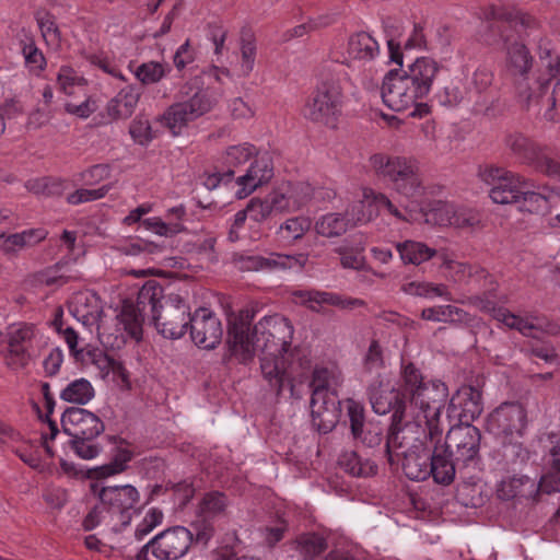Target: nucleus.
<instances>
[{"mask_svg":"<svg viewBox=\"0 0 560 560\" xmlns=\"http://www.w3.org/2000/svg\"><path fill=\"white\" fill-rule=\"evenodd\" d=\"M293 302L304 305L314 312L324 311L328 305L348 308L361 304L359 300H347L331 292L319 291H295L293 293Z\"/></svg>","mask_w":560,"mask_h":560,"instance_id":"cd10ccee","label":"nucleus"},{"mask_svg":"<svg viewBox=\"0 0 560 560\" xmlns=\"http://www.w3.org/2000/svg\"><path fill=\"white\" fill-rule=\"evenodd\" d=\"M396 248L405 264L420 265L434 255V249L416 241L397 243Z\"/></svg>","mask_w":560,"mask_h":560,"instance_id":"c9c22d12","label":"nucleus"},{"mask_svg":"<svg viewBox=\"0 0 560 560\" xmlns=\"http://www.w3.org/2000/svg\"><path fill=\"white\" fill-rule=\"evenodd\" d=\"M161 288L153 282L145 283L139 291L138 304L151 306L152 319L158 331L165 338L179 339L190 327L192 315L184 296L178 293L168 294L159 305Z\"/></svg>","mask_w":560,"mask_h":560,"instance_id":"39448f33","label":"nucleus"},{"mask_svg":"<svg viewBox=\"0 0 560 560\" xmlns=\"http://www.w3.org/2000/svg\"><path fill=\"white\" fill-rule=\"evenodd\" d=\"M478 177L492 186L489 196L493 202L509 205L521 201L524 182L518 175L495 165H483L478 170Z\"/></svg>","mask_w":560,"mask_h":560,"instance_id":"4468645a","label":"nucleus"},{"mask_svg":"<svg viewBox=\"0 0 560 560\" xmlns=\"http://www.w3.org/2000/svg\"><path fill=\"white\" fill-rule=\"evenodd\" d=\"M47 236V231L37 228L25 230L21 233L10 234L2 241V246L7 250H19L24 247L36 245L37 243L45 240Z\"/></svg>","mask_w":560,"mask_h":560,"instance_id":"4c0bfd02","label":"nucleus"},{"mask_svg":"<svg viewBox=\"0 0 560 560\" xmlns=\"http://www.w3.org/2000/svg\"><path fill=\"white\" fill-rule=\"evenodd\" d=\"M229 110L231 115L237 119H247L254 116V109L242 97L231 100Z\"/></svg>","mask_w":560,"mask_h":560,"instance_id":"0e129e2a","label":"nucleus"},{"mask_svg":"<svg viewBox=\"0 0 560 560\" xmlns=\"http://www.w3.org/2000/svg\"><path fill=\"white\" fill-rule=\"evenodd\" d=\"M37 23L46 44L51 49H58L61 44V34L54 18L46 12L38 13Z\"/></svg>","mask_w":560,"mask_h":560,"instance_id":"37998d69","label":"nucleus"},{"mask_svg":"<svg viewBox=\"0 0 560 560\" xmlns=\"http://www.w3.org/2000/svg\"><path fill=\"white\" fill-rule=\"evenodd\" d=\"M517 203L522 211L532 213L542 212L548 209V198L540 192L527 190L525 183L521 190V201Z\"/></svg>","mask_w":560,"mask_h":560,"instance_id":"a18cd8bd","label":"nucleus"},{"mask_svg":"<svg viewBox=\"0 0 560 560\" xmlns=\"http://www.w3.org/2000/svg\"><path fill=\"white\" fill-rule=\"evenodd\" d=\"M348 416L350 419V427L353 438H361L364 429V410L363 406L353 400L348 399L346 402Z\"/></svg>","mask_w":560,"mask_h":560,"instance_id":"864d4df0","label":"nucleus"},{"mask_svg":"<svg viewBox=\"0 0 560 560\" xmlns=\"http://www.w3.org/2000/svg\"><path fill=\"white\" fill-rule=\"evenodd\" d=\"M170 71L166 63L148 61L132 70L135 77L143 84H153L161 81Z\"/></svg>","mask_w":560,"mask_h":560,"instance_id":"79ce46f5","label":"nucleus"},{"mask_svg":"<svg viewBox=\"0 0 560 560\" xmlns=\"http://www.w3.org/2000/svg\"><path fill=\"white\" fill-rule=\"evenodd\" d=\"M363 365L369 372H376L383 366L382 350L376 341L371 342L363 358Z\"/></svg>","mask_w":560,"mask_h":560,"instance_id":"bf43d9fd","label":"nucleus"},{"mask_svg":"<svg viewBox=\"0 0 560 560\" xmlns=\"http://www.w3.org/2000/svg\"><path fill=\"white\" fill-rule=\"evenodd\" d=\"M341 88L337 82L322 80L305 103L302 115L312 121L334 125L340 113Z\"/></svg>","mask_w":560,"mask_h":560,"instance_id":"ddd939ff","label":"nucleus"},{"mask_svg":"<svg viewBox=\"0 0 560 560\" xmlns=\"http://www.w3.org/2000/svg\"><path fill=\"white\" fill-rule=\"evenodd\" d=\"M65 434L69 438H97L104 431V423L93 412L83 408H69L61 418Z\"/></svg>","mask_w":560,"mask_h":560,"instance_id":"5701e85b","label":"nucleus"},{"mask_svg":"<svg viewBox=\"0 0 560 560\" xmlns=\"http://www.w3.org/2000/svg\"><path fill=\"white\" fill-rule=\"evenodd\" d=\"M351 228L347 218L340 213H328L320 217L315 223L316 232L325 237H334L345 233Z\"/></svg>","mask_w":560,"mask_h":560,"instance_id":"a19ab883","label":"nucleus"},{"mask_svg":"<svg viewBox=\"0 0 560 560\" xmlns=\"http://www.w3.org/2000/svg\"><path fill=\"white\" fill-rule=\"evenodd\" d=\"M273 176V168L270 159L267 155H257L249 164L245 174L238 176L235 180L237 189L235 197L244 199L252 195L256 189L266 185Z\"/></svg>","mask_w":560,"mask_h":560,"instance_id":"b1692460","label":"nucleus"},{"mask_svg":"<svg viewBox=\"0 0 560 560\" xmlns=\"http://www.w3.org/2000/svg\"><path fill=\"white\" fill-rule=\"evenodd\" d=\"M341 384L338 371L317 368L312 380L311 411L313 423L319 432L327 433L335 428L340 417V401L337 388Z\"/></svg>","mask_w":560,"mask_h":560,"instance_id":"423d86ee","label":"nucleus"},{"mask_svg":"<svg viewBox=\"0 0 560 560\" xmlns=\"http://www.w3.org/2000/svg\"><path fill=\"white\" fill-rule=\"evenodd\" d=\"M312 222L307 217H293L287 219L277 230L278 237L285 243H293L302 238L310 230Z\"/></svg>","mask_w":560,"mask_h":560,"instance_id":"58836bf2","label":"nucleus"},{"mask_svg":"<svg viewBox=\"0 0 560 560\" xmlns=\"http://www.w3.org/2000/svg\"><path fill=\"white\" fill-rule=\"evenodd\" d=\"M527 425L526 410L520 402H503L491 411L486 421L487 431L501 443L521 438Z\"/></svg>","mask_w":560,"mask_h":560,"instance_id":"9b49d317","label":"nucleus"},{"mask_svg":"<svg viewBox=\"0 0 560 560\" xmlns=\"http://www.w3.org/2000/svg\"><path fill=\"white\" fill-rule=\"evenodd\" d=\"M347 470L353 476H371L376 472V466L370 460L361 462L353 453L350 455V464Z\"/></svg>","mask_w":560,"mask_h":560,"instance_id":"052dcab7","label":"nucleus"},{"mask_svg":"<svg viewBox=\"0 0 560 560\" xmlns=\"http://www.w3.org/2000/svg\"><path fill=\"white\" fill-rule=\"evenodd\" d=\"M168 214L175 215L178 221L164 222L162 219L154 217L143 220L141 225L144 228V230L150 231L159 236L167 237L179 233L184 228L180 219L185 214V209L182 206L174 207L168 211Z\"/></svg>","mask_w":560,"mask_h":560,"instance_id":"72a5a7b5","label":"nucleus"},{"mask_svg":"<svg viewBox=\"0 0 560 560\" xmlns=\"http://www.w3.org/2000/svg\"><path fill=\"white\" fill-rule=\"evenodd\" d=\"M401 452L398 455L404 456L402 469L410 480H424L430 476L429 453L419 441V436L415 439V443L407 447L400 442Z\"/></svg>","mask_w":560,"mask_h":560,"instance_id":"393cba45","label":"nucleus"},{"mask_svg":"<svg viewBox=\"0 0 560 560\" xmlns=\"http://www.w3.org/2000/svg\"><path fill=\"white\" fill-rule=\"evenodd\" d=\"M110 176L108 164H96L80 173V180L86 186L96 185Z\"/></svg>","mask_w":560,"mask_h":560,"instance_id":"5fc2aeb1","label":"nucleus"},{"mask_svg":"<svg viewBox=\"0 0 560 560\" xmlns=\"http://www.w3.org/2000/svg\"><path fill=\"white\" fill-rule=\"evenodd\" d=\"M100 364L102 369L106 371V374L113 373L121 380V383H128V374L119 362L109 359L107 355H102Z\"/></svg>","mask_w":560,"mask_h":560,"instance_id":"774afa93","label":"nucleus"},{"mask_svg":"<svg viewBox=\"0 0 560 560\" xmlns=\"http://www.w3.org/2000/svg\"><path fill=\"white\" fill-rule=\"evenodd\" d=\"M469 303L477 310L490 314L506 327L518 330L524 336L536 337L540 331V324L536 317H521L504 307L495 306V301L492 296H487L486 299L474 296L469 299Z\"/></svg>","mask_w":560,"mask_h":560,"instance_id":"f3484780","label":"nucleus"},{"mask_svg":"<svg viewBox=\"0 0 560 560\" xmlns=\"http://www.w3.org/2000/svg\"><path fill=\"white\" fill-rule=\"evenodd\" d=\"M225 505L226 499L219 492L208 493L202 500V510L208 513H219L224 510Z\"/></svg>","mask_w":560,"mask_h":560,"instance_id":"69168bd1","label":"nucleus"},{"mask_svg":"<svg viewBox=\"0 0 560 560\" xmlns=\"http://www.w3.org/2000/svg\"><path fill=\"white\" fill-rule=\"evenodd\" d=\"M60 433L56 423L48 422V432L42 433V445L49 457L57 455L55 441L59 438Z\"/></svg>","mask_w":560,"mask_h":560,"instance_id":"e2e57ef3","label":"nucleus"},{"mask_svg":"<svg viewBox=\"0 0 560 560\" xmlns=\"http://www.w3.org/2000/svg\"><path fill=\"white\" fill-rule=\"evenodd\" d=\"M84 100L77 104L73 101H68L65 104L67 113L74 115L79 118H88L90 117L97 108L96 101L93 96L83 95Z\"/></svg>","mask_w":560,"mask_h":560,"instance_id":"6e6d98bb","label":"nucleus"},{"mask_svg":"<svg viewBox=\"0 0 560 560\" xmlns=\"http://www.w3.org/2000/svg\"><path fill=\"white\" fill-rule=\"evenodd\" d=\"M94 397V388L85 378L74 380L61 392L60 398L71 404L84 405Z\"/></svg>","mask_w":560,"mask_h":560,"instance_id":"ea45409f","label":"nucleus"},{"mask_svg":"<svg viewBox=\"0 0 560 560\" xmlns=\"http://www.w3.org/2000/svg\"><path fill=\"white\" fill-rule=\"evenodd\" d=\"M198 83L199 78H196L194 80V85L197 89L195 92L191 86H185L182 94L190 96V98L170 106L160 118L161 124L173 136L182 135L191 121L208 113L218 102V94L214 91L209 88L199 89Z\"/></svg>","mask_w":560,"mask_h":560,"instance_id":"1a4fd4ad","label":"nucleus"},{"mask_svg":"<svg viewBox=\"0 0 560 560\" xmlns=\"http://www.w3.org/2000/svg\"><path fill=\"white\" fill-rule=\"evenodd\" d=\"M90 492L96 497L104 509L117 515L122 526L131 521V515L140 500V493L131 485L101 486L98 482L89 485Z\"/></svg>","mask_w":560,"mask_h":560,"instance_id":"f8f14e48","label":"nucleus"},{"mask_svg":"<svg viewBox=\"0 0 560 560\" xmlns=\"http://www.w3.org/2000/svg\"><path fill=\"white\" fill-rule=\"evenodd\" d=\"M8 354L7 364L12 369H18L26 363V351L33 342L40 338L35 326L31 324H13L7 331Z\"/></svg>","mask_w":560,"mask_h":560,"instance_id":"412c9836","label":"nucleus"},{"mask_svg":"<svg viewBox=\"0 0 560 560\" xmlns=\"http://www.w3.org/2000/svg\"><path fill=\"white\" fill-rule=\"evenodd\" d=\"M305 190L301 184L283 183L264 197L252 198L246 205L249 221L261 224L272 215L298 211L307 200Z\"/></svg>","mask_w":560,"mask_h":560,"instance_id":"6e6552de","label":"nucleus"},{"mask_svg":"<svg viewBox=\"0 0 560 560\" xmlns=\"http://www.w3.org/2000/svg\"><path fill=\"white\" fill-rule=\"evenodd\" d=\"M524 485V478L512 477L504 479L498 486L497 492L498 497L503 500H510L516 497L521 487Z\"/></svg>","mask_w":560,"mask_h":560,"instance_id":"13d9d810","label":"nucleus"},{"mask_svg":"<svg viewBox=\"0 0 560 560\" xmlns=\"http://www.w3.org/2000/svg\"><path fill=\"white\" fill-rule=\"evenodd\" d=\"M70 314L88 330L97 335L106 348H119L128 338L140 340L142 336V316L140 310L131 303H124L116 315V328L107 326L101 298L91 290L74 293L69 301Z\"/></svg>","mask_w":560,"mask_h":560,"instance_id":"7ed1b4c3","label":"nucleus"},{"mask_svg":"<svg viewBox=\"0 0 560 560\" xmlns=\"http://www.w3.org/2000/svg\"><path fill=\"white\" fill-rule=\"evenodd\" d=\"M210 39L214 46L217 61L222 63V57L224 52L228 50V47L225 45L226 31L221 26L213 27L210 32Z\"/></svg>","mask_w":560,"mask_h":560,"instance_id":"680f3d73","label":"nucleus"},{"mask_svg":"<svg viewBox=\"0 0 560 560\" xmlns=\"http://www.w3.org/2000/svg\"><path fill=\"white\" fill-rule=\"evenodd\" d=\"M255 61L256 46L252 42L244 43L241 47V59L234 69V74L247 78L254 70Z\"/></svg>","mask_w":560,"mask_h":560,"instance_id":"de8ad7c7","label":"nucleus"},{"mask_svg":"<svg viewBox=\"0 0 560 560\" xmlns=\"http://www.w3.org/2000/svg\"><path fill=\"white\" fill-rule=\"evenodd\" d=\"M481 393L471 386H462L451 397L447 418L453 423L474 422L482 412Z\"/></svg>","mask_w":560,"mask_h":560,"instance_id":"a211bd4d","label":"nucleus"},{"mask_svg":"<svg viewBox=\"0 0 560 560\" xmlns=\"http://www.w3.org/2000/svg\"><path fill=\"white\" fill-rule=\"evenodd\" d=\"M129 132L135 142L140 145L149 144L155 137L149 120L141 117L131 122Z\"/></svg>","mask_w":560,"mask_h":560,"instance_id":"603ef678","label":"nucleus"},{"mask_svg":"<svg viewBox=\"0 0 560 560\" xmlns=\"http://www.w3.org/2000/svg\"><path fill=\"white\" fill-rule=\"evenodd\" d=\"M447 395L443 382H425L412 363H402L396 386L386 374H380L370 385L369 396L374 412L386 415L393 411V422L398 431L389 439L388 448L399 439L407 440V433L413 428L431 439L441 434V406Z\"/></svg>","mask_w":560,"mask_h":560,"instance_id":"f257e3e1","label":"nucleus"},{"mask_svg":"<svg viewBox=\"0 0 560 560\" xmlns=\"http://www.w3.org/2000/svg\"><path fill=\"white\" fill-rule=\"evenodd\" d=\"M467 316L465 311L453 305L427 307L421 313L423 319L438 323H466Z\"/></svg>","mask_w":560,"mask_h":560,"instance_id":"e433bc0d","label":"nucleus"},{"mask_svg":"<svg viewBox=\"0 0 560 560\" xmlns=\"http://www.w3.org/2000/svg\"><path fill=\"white\" fill-rule=\"evenodd\" d=\"M163 522V513L156 508H151L147 511L141 522L137 525L135 535L137 539H143L155 527Z\"/></svg>","mask_w":560,"mask_h":560,"instance_id":"8fccbe9b","label":"nucleus"},{"mask_svg":"<svg viewBox=\"0 0 560 560\" xmlns=\"http://www.w3.org/2000/svg\"><path fill=\"white\" fill-rule=\"evenodd\" d=\"M404 209L406 214H404L402 220L409 222L423 220L425 223L441 226H463L469 223L465 215L458 212L453 203L446 201H436L427 211H423L419 201H411L408 205H404Z\"/></svg>","mask_w":560,"mask_h":560,"instance_id":"dca6fc26","label":"nucleus"},{"mask_svg":"<svg viewBox=\"0 0 560 560\" xmlns=\"http://www.w3.org/2000/svg\"><path fill=\"white\" fill-rule=\"evenodd\" d=\"M382 207H385L397 219L402 220L404 213L383 194L371 188H362L361 195L347 209L346 218L351 228L364 224L374 219Z\"/></svg>","mask_w":560,"mask_h":560,"instance_id":"2eb2a0df","label":"nucleus"},{"mask_svg":"<svg viewBox=\"0 0 560 560\" xmlns=\"http://www.w3.org/2000/svg\"><path fill=\"white\" fill-rule=\"evenodd\" d=\"M370 163L376 174L393 184L394 189L400 196L399 203L402 208L404 205L418 201L422 189L419 165L415 159L374 154L371 156Z\"/></svg>","mask_w":560,"mask_h":560,"instance_id":"0eeeda50","label":"nucleus"},{"mask_svg":"<svg viewBox=\"0 0 560 560\" xmlns=\"http://www.w3.org/2000/svg\"><path fill=\"white\" fill-rule=\"evenodd\" d=\"M190 334L198 347L213 349L221 342L223 329L217 316L207 308H199L192 314Z\"/></svg>","mask_w":560,"mask_h":560,"instance_id":"4be33fe9","label":"nucleus"},{"mask_svg":"<svg viewBox=\"0 0 560 560\" xmlns=\"http://www.w3.org/2000/svg\"><path fill=\"white\" fill-rule=\"evenodd\" d=\"M112 185H103L98 188L90 189V188H81L70 194L67 197V200L71 205H79L82 202L94 201L104 198L108 191L112 189Z\"/></svg>","mask_w":560,"mask_h":560,"instance_id":"09e8293b","label":"nucleus"},{"mask_svg":"<svg viewBox=\"0 0 560 560\" xmlns=\"http://www.w3.org/2000/svg\"><path fill=\"white\" fill-rule=\"evenodd\" d=\"M69 444L74 454L85 460L97 457L101 453V446L96 438L80 436L70 438Z\"/></svg>","mask_w":560,"mask_h":560,"instance_id":"c03bdc74","label":"nucleus"},{"mask_svg":"<svg viewBox=\"0 0 560 560\" xmlns=\"http://www.w3.org/2000/svg\"><path fill=\"white\" fill-rule=\"evenodd\" d=\"M412 84L427 97L440 71V65L430 57L417 58L407 69H401Z\"/></svg>","mask_w":560,"mask_h":560,"instance_id":"bb28decb","label":"nucleus"},{"mask_svg":"<svg viewBox=\"0 0 560 560\" xmlns=\"http://www.w3.org/2000/svg\"><path fill=\"white\" fill-rule=\"evenodd\" d=\"M296 549L305 559H312L325 550L324 539L315 534H305L300 536L296 541Z\"/></svg>","mask_w":560,"mask_h":560,"instance_id":"49530a36","label":"nucleus"},{"mask_svg":"<svg viewBox=\"0 0 560 560\" xmlns=\"http://www.w3.org/2000/svg\"><path fill=\"white\" fill-rule=\"evenodd\" d=\"M82 478L90 480V485L92 482H98L100 480L107 479L109 477L116 476L121 472V467L119 465L113 464L112 460L107 464L94 467H85V470H81Z\"/></svg>","mask_w":560,"mask_h":560,"instance_id":"3c124183","label":"nucleus"},{"mask_svg":"<svg viewBox=\"0 0 560 560\" xmlns=\"http://www.w3.org/2000/svg\"><path fill=\"white\" fill-rule=\"evenodd\" d=\"M57 88L69 98H77L85 95L89 81L69 65L61 66L57 72Z\"/></svg>","mask_w":560,"mask_h":560,"instance_id":"c756f323","label":"nucleus"},{"mask_svg":"<svg viewBox=\"0 0 560 560\" xmlns=\"http://www.w3.org/2000/svg\"><path fill=\"white\" fill-rule=\"evenodd\" d=\"M44 499L51 508L60 509L67 503L68 493L62 488L51 487L45 491Z\"/></svg>","mask_w":560,"mask_h":560,"instance_id":"338daca9","label":"nucleus"},{"mask_svg":"<svg viewBox=\"0 0 560 560\" xmlns=\"http://www.w3.org/2000/svg\"><path fill=\"white\" fill-rule=\"evenodd\" d=\"M139 93L133 86L121 89L107 105V113L113 118H128L135 112L139 102Z\"/></svg>","mask_w":560,"mask_h":560,"instance_id":"2f4dec72","label":"nucleus"},{"mask_svg":"<svg viewBox=\"0 0 560 560\" xmlns=\"http://www.w3.org/2000/svg\"><path fill=\"white\" fill-rule=\"evenodd\" d=\"M453 454L447 450L440 451L435 448L430 465V475H432L434 481L441 485H450L455 477V466L451 460Z\"/></svg>","mask_w":560,"mask_h":560,"instance_id":"473e14b6","label":"nucleus"},{"mask_svg":"<svg viewBox=\"0 0 560 560\" xmlns=\"http://www.w3.org/2000/svg\"><path fill=\"white\" fill-rule=\"evenodd\" d=\"M441 267L445 270V277L454 282L470 283L489 277L488 273L479 266H470L465 262L454 260L445 254L441 255Z\"/></svg>","mask_w":560,"mask_h":560,"instance_id":"c85d7f7f","label":"nucleus"},{"mask_svg":"<svg viewBox=\"0 0 560 560\" xmlns=\"http://www.w3.org/2000/svg\"><path fill=\"white\" fill-rule=\"evenodd\" d=\"M23 56L31 70L39 72L44 69L46 65L44 55L33 43L24 45Z\"/></svg>","mask_w":560,"mask_h":560,"instance_id":"4d7b16f0","label":"nucleus"},{"mask_svg":"<svg viewBox=\"0 0 560 560\" xmlns=\"http://www.w3.org/2000/svg\"><path fill=\"white\" fill-rule=\"evenodd\" d=\"M377 40L366 32H357L349 36L343 54L342 62L353 69L369 67L380 56Z\"/></svg>","mask_w":560,"mask_h":560,"instance_id":"aec40b11","label":"nucleus"},{"mask_svg":"<svg viewBox=\"0 0 560 560\" xmlns=\"http://www.w3.org/2000/svg\"><path fill=\"white\" fill-rule=\"evenodd\" d=\"M256 148L248 143H238L228 147L221 154L219 162L223 170L226 171L228 176L234 175V168L245 164L252 158H256Z\"/></svg>","mask_w":560,"mask_h":560,"instance_id":"7c9ffc66","label":"nucleus"},{"mask_svg":"<svg viewBox=\"0 0 560 560\" xmlns=\"http://www.w3.org/2000/svg\"><path fill=\"white\" fill-rule=\"evenodd\" d=\"M308 255L270 253L268 256H253L246 261V267L253 270H301L307 262Z\"/></svg>","mask_w":560,"mask_h":560,"instance_id":"a878e982","label":"nucleus"},{"mask_svg":"<svg viewBox=\"0 0 560 560\" xmlns=\"http://www.w3.org/2000/svg\"><path fill=\"white\" fill-rule=\"evenodd\" d=\"M481 434L478 428L469 423H453L446 435V447L458 460L474 459L480 447Z\"/></svg>","mask_w":560,"mask_h":560,"instance_id":"6ab92c4d","label":"nucleus"},{"mask_svg":"<svg viewBox=\"0 0 560 560\" xmlns=\"http://www.w3.org/2000/svg\"><path fill=\"white\" fill-rule=\"evenodd\" d=\"M424 98L401 70H390L384 77L382 100L388 108L395 112L413 108L411 115L422 117L429 112Z\"/></svg>","mask_w":560,"mask_h":560,"instance_id":"9d476101","label":"nucleus"},{"mask_svg":"<svg viewBox=\"0 0 560 560\" xmlns=\"http://www.w3.org/2000/svg\"><path fill=\"white\" fill-rule=\"evenodd\" d=\"M539 57L548 70L547 77L532 73L533 57L523 43L514 42L506 48L505 70L513 80L516 93L524 101L540 96L550 80L560 73L559 58L553 55L549 44L546 47L539 46Z\"/></svg>","mask_w":560,"mask_h":560,"instance_id":"20e7f679","label":"nucleus"},{"mask_svg":"<svg viewBox=\"0 0 560 560\" xmlns=\"http://www.w3.org/2000/svg\"><path fill=\"white\" fill-rule=\"evenodd\" d=\"M248 320L247 312L231 320L229 351L241 362H247L258 353L264 378L270 386L281 390L289 381L293 326L279 314L264 316L253 330L249 329Z\"/></svg>","mask_w":560,"mask_h":560,"instance_id":"f03ea898","label":"nucleus"},{"mask_svg":"<svg viewBox=\"0 0 560 560\" xmlns=\"http://www.w3.org/2000/svg\"><path fill=\"white\" fill-rule=\"evenodd\" d=\"M402 291L409 295L420 296L429 300L436 298L445 301H452L453 296L447 287L442 283H433L427 281H411L402 287Z\"/></svg>","mask_w":560,"mask_h":560,"instance_id":"f704fd0d","label":"nucleus"}]
</instances>
